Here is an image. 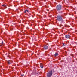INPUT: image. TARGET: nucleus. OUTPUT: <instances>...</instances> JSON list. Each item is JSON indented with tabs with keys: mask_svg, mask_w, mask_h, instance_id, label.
Segmentation results:
<instances>
[{
	"mask_svg": "<svg viewBox=\"0 0 77 77\" xmlns=\"http://www.w3.org/2000/svg\"><path fill=\"white\" fill-rule=\"evenodd\" d=\"M62 17V15H59L57 16L56 17L57 21H61V23H63L64 22V20H63V17Z\"/></svg>",
	"mask_w": 77,
	"mask_h": 77,
	"instance_id": "1",
	"label": "nucleus"
},
{
	"mask_svg": "<svg viewBox=\"0 0 77 77\" xmlns=\"http://www.w3.org/2000/svg\"><path fill=\"white\" fill-rule=\"evenodd\" d=\"M54 72V69L48 71V72L47 74V77H51L52 76L53 72Z\"/></svg>",
	"mask_w": 77,
	"mask_h": 77,
	"instance_id": "2",
	"label": "nucleus"
},
{
	"mask_svg": "<svg viewBox=\"0 0 77 77\" xmlns=\"http://www.w3.org/2000/svg\"><path fill=\"white\" fill-rule=\"evenodd\" d=\"M57 11H60L62 9V5H58L56 7Z\"/></svg>",
	"mask_w": 77,
	"mask_h": 77,
	"instance_id": "3",
	"label": "nucleus"
},
{
	"mask_svg": "<svg viewBox=\"0 0 77 77\" xmlns=\"http://www.w3.org/2000/svg\"><path fill=\"white\" fill-rule=\"evenodd\" d=\"M48 46H47V45H45L43 46V48L44 50H48Z\"/></svg>",
	"mask_w": 77,
	"mask_h": 77,
	"instance_id": "4",
	"label": "nucleus"
},
{
	"mask_svg": "<svg viewBox=\"0 0 77 77\" xmlns=\"http://www.w3.org/2000/svg\"><path fill=\"white\" fill-rule=\"evenodd\" d=\"M70 35H65V38H67V39H69V38H70Z\"/></svg>",
	"mask_w": 77,
	"mask_h": 77,
	"instance_id": "5",
	"label": "nucleus"
},
{
	"mask_svg": "<svg viewBox=\"0 0 77 77\" xmlns=\"http://www.w3.org/2000/svg\"><path fill=\"white\" fill-rule=\"evenodd\" d=\"M40 66L41 68H44V66H43V65L42 63H41L40 64Z\"/></svg>",
	"mask_w": 77,
	"mask_h": 77,
	"instance_id": "6",
	"label": "nucleus"
},
{
	"mask_svg": "<svg viewBox=\"0 0 77 77\" xmlns=\"http://www.w3.org/2000/svg\"><path fill=\"white\" fill-rule=\"evenodd\" d=\"M58 55L59 54H58V53H56L54 55V56H55V57H56L57 56H58Z\"/></svg>",
	"mask_w": 77,
	"mask_h": 77,
	"instance_id": "7",
	"label": "nucleus"
},
{
	"mask_svg": "<svg viewBox=\"0 0 77 77\" xmlns=\"http://www.w3.org/2000/svg\"><path fill=\"white\" fill-rule=\"evenodd\" d=\"M7 63L8 64H11V62L10 60H8L7 61Z\"/></svg>",
	"mask_w": 77,
	"mask_h": 77,
	"instance_id": "8",
	"label": "nucleus"
},
{
	"mask_svg": "<svg viewBox=\"0 0 77 77\" xmlns=\"http://www.w3.org/2000/svg\"><path fill=\"white\" fill-rule=\"evenodd\" d=\"M24 13H26V12H29V10H26L24 11Z\"/></svg>",
	"mask_w": 77,
	"mask_h": 77,
	"instance_id": "9",
	"label": "nucleus"
},
{
	"mask_svg": "<svg viewBox=\"0 0 77 77\" xmlns=\"http://www.w3.org/2000/svg\"><path fill=\"white\" fill-rule=\"evenodd\" d=\"M36 38L34 36L32 37V40H34V39H35Z\"/></svg>",
	"mask_w": 77,
	"mask_h": 77,
	"instance_id": "10",
	"label": "nucleus"
},
{
	"mask_svg": "<svg viewBox=\"0 0 77 77\" xmlns=\"http://www.w3.org/2000/svg\"><path fill=\"white\" fill-rule=\"evenodd\" d=\"M2 6H3V7H6V5H2Z\"/></svg>",
	"mask_w": 77,
	"mask_h": 77,
	"instance_id": "11",
	"label": "nucleus"
},
{
	"mask_svg": "<svg viewBox=\"0 0 77 77\" xmlns=\"http://www.w3.org/2000/svg\"><path fill=\"white\" fill-rule=\"evenodd\" d=\"M66 45L64 43H63V46H65Z\"/></svg>",
	"mask_w": 77,
	"mask_h": 77,
	"instance_id": "12",
	"label": "nucleus"
},
{
	"mask_svg": "<svg viewBox=\"0 0 77 77\" xmlns=\"http://www.w3.org/2000/svg\"><path fill=\"white\" fill-rule=\"evenodd\" d=\"M4 8V9H6V8H7V7H6V5H5V7Z\"/></svg>",
	"mask_w": 77,
	"mask_h": 77,
	"instance_id": "13",
	"label": "nucleus"
},
{
	"mask_svg": "<svg viewBox=\"0 0 77 77\" xmlns=\"http://www.w3.org/2000/svg\"><path fill=\"white\" fill-rule=\"evenodd\" d=\"M24 74H23V75H21V76H22V77H23V76H24Z\"/></svg>",
	"mask_w": 77,
	"mask_h": 77,
	"instance_id": "14",
	"label": "nucleus"
},
{
	"mask_svg": "<svg viewBox=\"0 0 77 77\" xmlns=\"http://www.w3.org/2000/svg\"><path fill=\"white\" fill-rule=\"evenodd\" d=\"M2 44H3V41H2Z\"/></svg>",
	"mask_w": 77,
	"mask_h": 77,
	"instance_id": "15",
	"label": "nucleus"
},
{
	"mask_svg": "<svg viewBox=\"0 0 77 77\" xmlns=\"http://www.w3.org/2000/svg\"><path fill=\"white\" fill-rule=\"evenodd\" d=\"M60 12L62 13V11H60Z\"/></svg>",
	"mask_w": 77,
	"mask_h": 77,
	"instance_id": "16",
	"label": "nucleus"
},
{
	"mask_svg": "<svg viewBox=\"0 0 77 77\" xmlns=\"http://www.w3.org/2000/svg\"><path fill=\"white\" fill-rule=\"evenodd\" d=\"M17 10H18V9H17Z\"/></svg>",
	"mask_w": 77,
	"mask_h": 77,
	"instance_id": "17",
	"label": "nucleus"
}]
</instances>
